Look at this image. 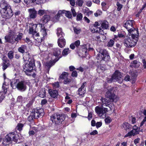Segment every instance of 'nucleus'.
<instances>
[{"label":"nucleus","instance_id":"nucleus-42","mask_svg":"<svg viewBox=\"0 0 146 146\" xmlns=\"http://www.w3.org/2000/svg\"><path fill=\"white\" fill-rule=\"evenodd\" d=\"M64 13L65 14V15L67 17L70 18L72 17V15L71 12L68 11H66Z\"/></svg>","mask_w":146,"mask_h":146},{"label":"nucleus","instance_id":"nucleus-13","mask_svg":"<svg viewBox=\"0 0 146 146\" xmlns=\"http://www.w3.org/2000/svg\"><path fill=\"white\" fill-rule=\"evenodd\" d=\"M28 11L29 17L30 19H35L36 17L37 12L34 8L29 9Z\"/></svg>","mask_w":146,"mask_h":146},{"label":"nucleus","instance_id":"nucleus-17","mask_svg":"<svg viewBox=\"0 0 146 146\" xmlns=\"http://www.w3.org/2000/svg\"><path fill=\"white\" fill-rule=\"evenodd\" d=\"M95 111L96 112L99 116H102V115L104 114L103 107H100L98 106H97L95 107Z\"/></svg>","mask_w":146,"mask_h":146},{"label":"nucleus","instance_id":"nucleus-61","mask_svg":"<svg viewBox=\"0 0 146 146\" xmlns=\"http://www.w3.org/2000/svg\"><path fill=\"white\" fill-rule=\"evenodd\" d=\"M98 133V131L96 130H94L92 132L90 133V134L91 135H94L97 134Z\"/></svg>","mask_w":146,"mask_h":146},{"label":"nucleus","instance_id":"nucleus-63","mask_svg":"<svg viewBox=\"0 0 146 146\" xmlns=\"http://www.w3.org/2000/svg\"><path fill=\"white\" fill-rule=\"evenodd\" d=\"M80 41L79 40H77L75 41L74 44L76 46H78L80 44Z\"/></svg>","mask_w":146,"mask_h":146},{"label":"nucleus","instance_id":"nucleus-15","mask_svg":"<svg viewBox=\"0 0 146 146\" xmlns=\"http://www.w3.org/2000/svg\"><path fill=\"white\" fill-rule=\"evenodd\" d=\"M48 93L50 96L54 98H57L58 95V92L57 90L51 89H49L48 90Z\"/></svg>","mask_w":146,"mask_h":146},{"label":"nucleus","instance_id":"nucleus-58","mask_svg":"<svg viewBox=\"0 0 146 146\" xmlns=\"http://www.w3.org/2000/svg\"><path fill=\"white\" fill-rule=\"evenodd\" d=\"M78 75L77 72L76 71H73L72 72V77H77Z\"/></svg>","mask_w":146,"mask_h":146},{"label":"nucleus","instance_id":"nucleus-48","mask_svg":"<svg viewBox=\"0 0 146 146\" xmlns=\"http://www.w3.org/2000/svg\"><path fill=\"white\" fill-rule=\"evenodd\" d=\"M25 3L27 5L33 3L35 2L34 0H24Z\"/></svg>","mask_w":146,"mask_h":146},{"label":"nucleus","instance_id":"nucleus-60","mask_svg":"<svg viewBox=\"0 0 146 146\" xmlns=\"http://www.w3.org/2000/svg\"><path fill=\"white\" fill-rule=\"evenodd\" d=\"M102 125V123L100 122H97L96 124V127L97 128H98L100 127Z\"/></svg>","mask_w":146,"mask_h":146},{"label":"nucleus","instance_id":"nucleus-34","mask_svg":"<svg viewBox=\"0 0 146 146\" xmlns=\"http://www.w3.org/2000/svg\"><path fill=\"white\" fill-rule=\"evenodd\" d=\"M70 51L68 48H65L62 52V54L63 56L66 55L70 53Z\"/></svg>","mask_w":146,"mask_h":146},{"label":"nucleus","instance_id":"nucleus-7","mask_svg":"<svg viewBox=\"0 0 146 146\" xmlns=\"http://www.w3.org/2000/svg\"><path fill=\"white\" fill-rule=\"evenodd\" d=\"M50 119L55 127H57L61 124L65 119L64 115H60L58 113H54L51 116Z\"/></svg>","mask_w":146,"mask_h":146},{"label":"nucleus","instance_id":"nucleus-35","mask_svg":"<svg viewBox=\"0 0 146 146\" xmlns=\"http://www.w3.org/2000/svg\"><path fill=\"white\" fill-rule=\"evenodd\" d=\"M3 63L2 64H8V63H9V60L5 56H3L2 58Z\"/></svg>","mask_w":146,"mask_h":146},{"label":"nucleus","instance_id":"nucleus-51","mask_svg":"<svg viewBox=\"0 0 146 146\" xmlns=\"http://www.w3.org/2000/svg\"><path fill=\"white\" fill-rule=\"evenodd\" d=\"M34 119H35V117L33 115H32V114L31 113L30 115L28 118V120L29 121H31L33 120Z\"/></svg>","mask_w":146,"mask_h":146},{"label":"nucleus","instance_id":"nucleus-55","mask_svg":"<svg viewBox=\"0 0 146 146\" xmlns=\"http://www.w3.org/2000/svg\"><path fill=\"white\" fill-rule=\"evenodd\" d=\"M71 10L73 15V16L74 17H75L76 15V13L75 10L73 8H72L71 9Z\"/></svg>","mask_w":146,"mask_h":146},{"label":"nucleus","instance_id":"nucleus-64","mask_svg":"<svg viewBox=\"0 0 146 146\" xmlns=\"http://www.w3.org/2000/svg\"><path fill=\"white\" fill-rule=\"evenodd\" d=\"M145 121H146V116L144 117L143 120L141 121L140 124V127L142 126Z\"/></svg>","mask_w":146,"mask_h":146},{"label":"nucleus","instance_id":"nucleus-29","mask_svg":"<svg viewBox=\"0 0 146 146\" xmlns=\"http://www.w3.org/2000/svg\"><path fill=\"white\" fill-rule=\"evenodd\" d=\"M33 100H32L29 102V103L26 105V109L28 111L31 108V106L33 102Z\"/></svg>","mask_w":146,"mask_h":146},{"label":"nucleus","instance_id":"nucleus-23","mask_svg":"<svg viewBox=\"0 0 146 146\" xmlns=\"http://www.w3.org/2000/svg\"><path fill=\"white\" fill-rule=\"evenodd\" d=\"M140 63L136 60H133L131 63V67L132 68L134 67L135 68H138L140 65Z\"/></svg>","mask_w":146,"mask_h":146},{"label":"nucleus","instance_id":"nucleus-56","mask_svg":"<svg viewBox=\"0 0 146 146\" xmlns=\"http://www.w3.org/2000/svg\"><path fill=\"white\" fill-rule=\"evenodd\" d=\"M93 12L92 11H89L88 12L85 11L84 12V14L88 16L89 15H91L93 13Z\"/></svg>","mask_w":146,"mask_h":146},{"label":"nucleus","instance_id":"nucleus-38","mask_svg":"<svg viewBox=\"0 0 146 146\" xmlns=\"http://www.w3.org/2000/svg\"><path fill=\"white\" fill-rule=\"evenodd\" d=\"M2 88L3 90L4 93H6L7 91V86L5 84V82L3 84Z\"/></svg>","mask_w":146,"mask_h":146},{"label":"nucleus","instance_id":"nucleus-31","mask_svg":"<svg viewBox=\"0 0 146 146\" xmlns=\"http://www.w3.org/2000/svg\"><path fill=\"white\" fill-rule=\"evenodd\" d=\"M24 126V125L21 123H19L17 124V126L16 127V129L20 131L22 130L23 127Z\"/></svg>","mask_w":146,"mask_h":146},{"label":"nucleus","instance_id":"nucleus-20","mask_svg":"<svg viewBox=\"0 0 146 146\" xmlns=\"http://www.w3.org/2000/svg\"><path fill=\"white\" fill-rule=\"evenodd\" d=\"M100 100L102 102V107H103V106H104L110 108V103L108 102L107 99L102 98Z\"/></svg>","mask_w":146,"mask_h":146},{"label":"nucleus","instance_id":"nucleus-16","mask_svg":"<svg viewBox=\"0 0 146 146\" xmlns=\"http://www.w3.org/2000/svg\"><path fill=\"white\" fill-rule=\"evenodd\" d=\"M57 42L58 46L61 48H63L66 45V40L64 38L60 37L58 38Z\"/></svg>","mask_w":146,"mask_h":146},{"label":"nucleus","instance_id":"nucleus-27","mask_svg":"<svg viewBox=\"0 0 146 146\" xmlns=\"http://www.w3.org/2000/svg\"><path fill=\"white\" fill-rule=\"evenodd\" d=\"M66 12L65 10H60L59 11L58 13L55 16V19H57L59 18L60 15Z\"/></svg>","mask_w":146,"mask_h":146},{"label":"nucleus","instance_id":"nucleus-36","mask_svg":"<svg viewBox=\"0 0 146 146\" xmlns=\"http://www.w3.org/2000/svg\"><path fill=\"white\" fill-rule=\"evenodd\" d=\"M45 90H41L39 92V97L43 98L45 96Z\"/></svg>","mask_w":146,"mask_h":146},{"label":"nucleus","instance_id":"nucleus-22","mask_svg":"<svg viewBox=\"0 0 146 146\" xmlns=\"http://www.w3.org/2000/svg\"><path fill=\"white\" fill-rule=\"evenodd\" d=\"M50 19V17L48 15H44L41 19L42 23H43L48 22Z\"/></svg>","mask_w":146,"mask_h":146},{"label":"nucleus","instance_id":"nucleus-9","mask_svg":"<svg viewBox=\"0 0 146 146\" xmlns=\"http://www.w3.org/2000/svg\"><path fill=\"white\" fill-rule=\"evenodd\" d=\"M114 88L108 86V91L106 92V96L110 99L111 102H116L118 100V98L114 93Z\"/></svg>","mask_w":146,"mask_h":146},{"label":"nucleus","instance_id":"nucleus-5","mask_svg":"<svg viewBox=\"0 0 146 146\" xmlns=\"http://www.w3.org/2000/svg\"><path fill=\"white\" fill-rule=\"evenodd\" d=\"M18 138V136L15 132H11L7 135L3 139L2 144L4 146H6L11 143L12 141L17 143Z\"/></svg>","mask_w":146,"mask_h":146},{"label":"nucleus","instance_id":"nucleus-54","mask_svg":"<svg viewBox=\"0 0 146 146\" xmlns=\"http://www.w3.org/2000/svg\"><path fill=\"white\" fill-rule=\"evenodd\" d=\"M23 98L21 96H18L17 98V101L20 102L23 101Z\"/></svg>","mask_w":146,"mask_h":146},{"label":"nucleus","instance_id":"nucleus-21","mask_svg":"<svg viewBox=\"0 0 146 146\" xmlns=\"http://www.w3.org/2000/svg\"><path fill=\"white\" fill-rule=\"evenodd\" d=\"M42 24H41V30L40 32V33L43 36V37L47 35V31L48 30H46L45 28V27L43 26H42Z\"/></svg>","mask_w":146,"mask_h":146},{"label":"nucleus","instance_id":"nucleus-40","mask_svg":"<svg viewBox=\"0 0 146 146\" xmlns=\"http://www.w3.org/2000/svg\"><path fill=\"white\" fill-rule=\"evenodd\" d=\"M114 41L112 39H111L108 42V46L109 47H112L114 44Z\"/></svg>","mask_w":146,"mask_h":146},{"label":"nucleus","instance_id":"nucleus-57","mask_svg":"<svg viewBox=\"0 0 146 146\" xmlns=\"http://www.w3.org/2000/svg\"><path fill=\"white\" fill-rule=\"evenodd\" d=\"M130 80V78L129 75H127L125 77L124 80L126 81H129Z\"/></svg>","mask_w":146,"mask_h":146},{"label":"nucleus","instance_id":"nucleus-26","mask_svg":"<svg viewBox=\"0 0 146 146\" xmlns=\"http://www.w3.org/2000/svg\"><path fill=\"white\" fill-rule=\"evenodd\" d=\"M66 12L65 10H60L59 11L58 13L55 16V19H57L59 18L60 15Z\"/></svg>","mask_w":146,"mask_h":146},{"label":"nucleus","instance_id":"nucleus-8","mask_svg":"<svg viewBox=\"0 0 146 146\" xmlns=\"http://www.w3.org/2000/svg\"><path fill=\"white\" fill-rule=\"evenodd\" d=\"M98 60L101 61H104L105 62L109 60L110 56L107 50L105 49H100L99 51V54L97 57Z\"/></svg>","mask_w":146,"mask_h":146},{"label":"nucleus","instance_id":"nucleus-19","mask_svg":"<svg viewBox=\"0 0 146 146\" xmlns=\"http://www.w3.org/2000/svg\"><path fill=\"white\" fill-rule=\"evenodd\" d=\"M101 27L103 29H107L108 28V23L106 21H100Z\"/></svg>","mask_w":146,"mask_h":146},{"label":"nucleus","instance_id":"nucleus-18","mask_svg":"<svg viewBox=\"0 0 146 146\" xmlns=\"http://www.w3.org/2000/svg\"><path fill=\"white\" fill-rule=\"evenodd\" d=\"M139 131L135 130L134 129H133L130 132H129L127 134H126L124 136L125 137H127L131 136H134L135 135L138 134L139 133Z\"/></svg>","mask_w":146,"mask_h":146},{"label":"nucleus","instance_id":"nucleus-37","mask_svg":"<svg viewBox=\"0 0 146 146\" xmlns=\"http://www.w3.org/2000/svg\"><path fill=\"white\" fill-rule=\"evenodd\" d=\"M98 34L96 33V34H94L92 36L93 38L96 40L98 41L100 40V37L99 35H98Z\"/></svg>","mask_w":146,"mask_h":146},{"label":"nucleus","instance_id":"nucleus-25","mask_svg":"<svg viewBox=\"0 0 146 146\" xmlns=\"http://www.w3.org/2000/svg\"><path fill=\"white\" fill-rule=\"evenodd\" d=\"M27 48V47L25 45H22L18 48V50L19 52L23 53L25 52V50Z\"/></svg>","mask_w":146,"mask_h":146},{"label":"nucleus","instance_id":"nucleus-10","mask_svg":"<svg viewBox=\"0 0 146 146\" xmlns=\"http://www.w3.org/2000/svg\"><path fill=\"white\" fill-rule=\"evenodd\" d=\"M123 80V79L121 73L118 70H116L113 73L110 78L108 79L107 82L108 83H110L116 81L119 83L121 84Z\"/></svg>","mask_w":146,"mask_h":146},{"label":"nucleus","instance_id":"nucleus-32","mask_svg":"<svg viewBox=\"0 0 146 146\" xmlns=\"http://www.w3.org/2000/svg\"><path fill=\"white\" fill-rule=\"evenodd\" d=\"M68 75L67 72H63L60 76V78L62 79H65L66 78Z\"/></svg>","mask_w":146,"mask_h":146},{"label":"nucleus","instance_id":"nucleus-39","mask_svg":"<svg viewBox=\"0 0 146 146\" xmlns=\"http://www.w3.org/2000/svg\"><path fill=\"white\" fill-rule=\"evenodd\" d=\"M123 127L127 130V129H129V123L126 122L123 123Z\"/></svg>","mask_w":146,"mask_h":146},{"label":"nucleus","instance_id":"nucleus-6","mask_svg":"<svg viewBox=\"0 0 146 146\" xmlns=\"http://www.w3.org/2000/svg\"><path fill=\"white\" fill-rule=\"evenodd\" d=\"M13 83L12 82L11 84V86L14 88V85H15L17 89L20 91H25L27 89V85L28 83L26 81L22 80L19 81V80L16 79L14 80L13 84Z\"/></svg>","mask_w":146,"mask_h":146},{"label":"nucleus","instance_id":"nucleus-41","mask_svg":"<svg viewBox=\"0 0 146 146\" xmlns=\"http://www.w3.org/2000/svg\"><path fill=\"white\" fill-rule=\"evenodd\" d=\"M83 3V0H77L76 1V3L77 5L80 7H81L82 6Z\"/></svg>","mask_w":146,"mask_h":146},{"label":"nucleus","instance_id":"nucleus-50","mask_svg":"<svg viewBox=\"0 0 146 146\" xmlns=\"http://www.w3.org/2000/svg\"><path fill=\"white\" fill-rule=\"evenodd\" d=\"M116 5L117 7V9L118 11H120L122 7V5L118 2H117Z\"/></svg>","mask_w":146,"mask_h":146},{"label":"nucleus","instance_id":"nucleus-46","mask_svg":"<svg viewBox=\"0 0 146 146\" xmlns=\"http://www.w3.org/2000/svg\"><path fill=\"white\" fill-rule=\"evenodd\" d=\"M74 30L75 33L77 34L80 33L81 31L80 29L75 27H74Z\"/></svg>","mask_w":146,"mask_h":146},{"label":"nucleus","instance_id":"nucleus-59","mask_svg":"<svg viewBox=\"0 0 146 146\" xmlns=\"http://www.w3.org/2000/svg\"><path fill=\"white\" fill-rule=\"evenodd\" d=\"M35 40L37 42L40 43L42 42V39L39 36L38 38H36V40Z\"/></svg>","mask_w":146,"mask_h":146},{"label":"nucleus","instance_id":"nucleus-52","mask_svg":"<svg viewBox=\"0 0 146 146\" xmlns=\"http://www.w3.org/2000/svg\"><path fill=\"white\" fill-rule=\"evenodd\" d=\"M71 81V80L70 79L66 78L64 80L63 82L64 84H66L69 83Z\"/></svg>","mask_w":146,"mask_h":146},{"label":"nucleus","instance_id":"nucleus-14","mask_svg":"<svg viewBox=\"0 0 146 146\" xmlns=\"http://www.w3.org/2000/svg\"><path fill=\"white\" fill-rule=\"evenodd\" d=\"M37 25L36 24H33L31 26L29 27V33L32 35H35L36 33V27Z\"/></svg>","mask_w":146,"mask_h":146},{"label":"nucleus","instance_id":"nucleus-62","mask_svg":"<svg viewBox=\"0 0 146 146\" xmlns=\"http://www.w3.org/2000/svg\"><path fill=\"white\" fill-rule=\"evenodd\" d=\"M38 33H36L35 35H33V37L35 40H36V39L38 38L39 36Z\"/></svg>","mask_w":146,"mask_h":146},{"label":"nucleus","instance_id":"nucleus-1","mask_svg":"<svg viewBox=\"0 0 146 146\" xmlns=\"http://www.w3.org/2000/svg\"><path fill=\"white\" fill-rule=\"evenodd\" d=\"M23 56L24 60H27L29 62V63H27L25 64L23 70L27 75L31 76L33 71L34 66H35L34 60L31 58L30 54L28 52H25Z\"/></svg>","mask_w":146,"mask_h":146},{"label":"nucleus","instance_id":"nucleus-12","mask_svg":"<svg viewBox=\"0 0 146 146\" xmlns=\"http://www.w3.org/2000/svg\"><path fill=\"white\" fill-rule=\"evenodd\" d=\"M31 112L35 119H38L40 117H42L44 115V110L42 109H34L32 110Z\"/></svg>","mask_w":146,"mask_h":146},{"label":"nucleus","instance_id":"nucleus-53","mask_svg":"<svg viewBox=\"0 0 146 146\" xmlns=\"http://www.w3.org/2000/svg\"><path fill=\"white\" fill-rule=\"evenodd\" d=\"M52 85L55 88H58L59 87V82H58L53 83Z\"/></svg>","mask_w":146,"mask_h":146},{"label":"nucleus","instance_id":"nucleus-47","mask_svg":"<svg viewBox=\"0 0 146 146\" xmlns=\"http://www.w3.org/2000/svg\"><path fill=\"white\" fill-rule=\"evenodd\" d=\"M2 66H3L2 68L3 70H5L9 66L10 64V63H8V64L5 63V64H2Z\"/></svg>","mask_w":146,"mask_h":146},{"label":"nucleus","instance_id":"nucleus-49","mask_svg":"<svg viewBox=\"0 0 146 146\" xmlns=\"http://www.w3.org/2000/svg\"><path fill=\"white\" fill-rule=\"evenodd\" d=\"M102 13V12L99 10H98L96 12L94 13V15L96 17H97L98 15H100Z\"/></svg>","mask_w":146,"mask_h":146},{"label":"nucleus","instance_id":"nucleus-2","mask_svg":"<svg viewBox=\"0 0 146 146\" xmlns=\"http://www.w3.org/2000/svg\"><path fill=\"white\" fill-rule=\"evenodd\" d=\"M0 7L2 9L3 15L6 19H9L13 15V11L10 5L5 0H1L0 2Z\"/></svg>","mask_w":146,"mask_h":146},{"label":"nucleus","instance_id":"nucleus-24","mask_svg":"<svg viewBox=\"0 0 146 146\" xmlns=\"http://www.w3.org/2000/svg\"><path fill=\"white\" fill-rule=\"evenodd\" d=\"M61 50L59 48H55L54 49L53 52V54L55 56H58L61 53Z\"/></svg>","mask_w":146,"mask_h":146},{"label":"nucleus","instance_id":"nucleus-43","mask_svg":"<svg viewBox=\"0 0 146 146\" xmlns=\"http://www.w3.org/2000/svg\"><path fill=\"white\" fill-rule=\"evenodd\" d=\"M82 15L81 13H79L77 16L76 20L78 21H81L82 19Z\"/></svg>","mask_w":146,"mask_h":146},{"label":"nucleus","instance_id":"nucleus-11","mask_svg":"<svg viewBox=\"0 0 146 146\" xmlns=\"http://www.w3.org/2000/svg\"><path fill=\"white\" fill-rule=\"evenodd\" d=\"M134 22V20H129L127 21L124 24L123 27H125L128 30L129 33H132L134 32L138 34V31L136 29H135L133 27V23Z\"/></svg>","mask_w":146,"mask_h":146},{"label":"nucleus","instance_id":"nucleus-33","mask_svg":"<svg viewBox=\"0 0 146 146\" xmlns=\"http://www.w3.org/2000/svg\"><path fill=\"white\" fill-rule=\"evenodd\" d=\"M14 52L13 51H9L8 54L7 56L10 59H13L14 57Z\"/></svg>","mask_w":146,"mask_h":146},{"label":"nucleus","instance_id":"nucleus-3","mask_svg":"<svg viewBox=\"0 0 146 146\" xmlns=\"http://www.w3.org/2000/svg\"><path fill=\"white\" fill-rule=\"evenodd\" d=\"M138 35L133 33H129L124 41L125 45L127 47H134L138 40Z\"/></svg>","mask_w":146,"mask_h":146},{"label":"nucleus","instance_id":"nucleus-44","mask_svg":"<svg viewBox=\"0 0 146 146\" xmlns=\"http://www.w3.org/2000/svg\"><path fill=\"white\" fill-rule=\"evenodd\" d=\"M46 13V11L44 10L40 9L39 10L38 12V14L40 16Z\"/></svg>","mask_w":146,"mask_h":146},{"label":"nucleus","instance_id":"nucleus-28","mask_svg":"<svg viewBox=\"0 0 146 146\" xmlns=\"http://www.w3.org/2000/svg\"><path fill=\"white\" fill-rule=\"evenodd\" d=\"M57 36H64V34L62 32V29L60 28H58L57 29Z\"/></svg>","mask_w":146,"mask_h":146},{"label":"nucleus","instance_id":"nucleus-4","mask_svg":"<svg viewBox=\"0 0 146 146\" xmlns=\"http://www.w3.org/2000/svg\"><path fill=\"white\" fill-rule=\"evenodd\" d=\"M23 34L22 33H19L17 36L15 32L13 31H10L8 35L5 36V38L6 40V42L13 44L15 42H18L19 40H21L22 38Z\"/></svg>","mask_w":146,"mask_h":146},{"label":"nucleus","instance_id":"nucleus-30","mask_svg":"<svg viewBox=\"0 0 146 146\" xmlns=\"http://www.w3.org/2000/svg\"><path fill=\"white\" fill-rule=\"evenodd\" d=\"M53 62H47L45 64V67L46 69L48 71L50 68L53 65Z\"/></svg>","mask_w":146,"mask_h":146},{"label":"nucleus","instance_id":"nucleus-45","mask_svg":"<svg viewBox=\"0 0 146 146\" xmlns=\"http://www.w3.org/2000/svg\"><path fill=\"white\" fill-rule=\"evenodd\" d=\"M131 76L133 78H135L137 76V73L135 72L131 71L129 72Z\"/></svg>","mask_w":146,"mask_h":146}]
</instances>
